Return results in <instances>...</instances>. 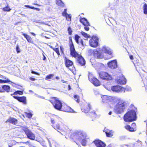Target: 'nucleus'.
<instances>
[{"instance_id":"f257e3e1","label":"nucleus","mask_w":147,"mask_h":147,"mask_svg":"<svg viewBox=\"0 0 147 147\" xmlns=\"http://www.w3.org/2000/svg\"><path fill=\"white\" fill-rule=\"evenodd\" d=\"M51 122L53 127L62 135H65L69 133V129L62 123L60 118L56 116H53L51 118Z\"/></svg>"},{"instance_id":"f03ea898","label":"nucleus","mask_w":147,"mask_h":147,"mask_svg":"<svg viewBox=\"0 0 147 147\" xmlns=\"http://www.w3.org/2000/svg\"><path fill=\"white\" fill-rule=\"evenodd\" d=\"M86 134L81 130L76 131L70 136V138L78 145L82 138L86 137Z\"/></svg>"},{"instance_id":"7ed1b4c3","label":"nucleus","mask_w":147,"mask_h":147,"mask_svg":"<svg viewBox=\"0 0 147 147\" xmlns=\"http://www.w3.org/2000/svg\"><path fill=\"white\" fill-rule=\"evenodd\" d=\"M137 118L136 111L133 109L127 111L124 114L123 117L125 122L129 123L135 121Z\"/></svg>"},{"instance_id":"20e7f679","label":"nucleus","mask_w":147,"mask_h":147,"mask_svg":"<svg viewBox=\"0 0 147 147\" xmlns=\"http://www.w3.org/2000/svg\"><path fill=\"white\" fill-rule=\"evenodd\" d=\"M126 105V103L125 101L119 99L115 107L114 110L115 112L119 114L123 112Z\"/></svg>"},{"instance_id":"39448f33","label":"nucleus","mask_w":147,"mask_h":147,"mask_svg":"<svg viewBox=\"0 0 147 147\" xmlns=\"http://www.w3.org/2000/svg\"><path fill=\"white\" fill-rule=\"evenodd\" d=\"M69 47L70 55L72 57L77 58L81 55L76 51L71 37H69Z\"/></svg>"},{"instance_id":"423d86ee","label":"nucleus","mask_w":147,"mask_h":147,"mask_svg":"<svg viewBox=\"0 0 147 147\" xmlns=\"http://www.w3.org/2000/svg\"><path fill=\"white\" fill-rule=\"evenodd\" d=\"M49 101L53 105L54 108L60 111L62 107V104L61 101L59 100L56 97H51Z\"/></svg>"},{"instance_id":"0eeeda50","label":"nucleus","mask_w":147,"mask_h":147,"mask_svg":"<svg viewBox=\"0 0 147 147\" xmlns=\"http://www.w3.org/2000/svg\"><path fill=\"white\" fill-rule=\"evenodd\" d=\"M22 130L25 132L27 138L32 140H34L35 138V134L27 127H23Z\"/></svg>"},{"instance_id":"6e6552de","label":"nucleus","mask_w":147,"mask_h":147,"mask_svg":"<svg viewBox=\"0 0 147 147\" xmlns=\"http://www.w3.org/2000/svg\"><path fill=\"white\" fill-rule=\"evenodd\" d=\"M88 77L89 80L96 86H99L100 83L99 80L95 77L91 73H89Z\"/></svg>"},{"instance_id":"1a4fd4ad","label":"nucleus","mask_w":147,"mask_h":147,"mask_svg":"<svg viewBox=\"0 0 147 147\" xmlns=\"http://www.w3.org/2000/svg\"><path fill=\"white\" fill-rule=\"evenodd\" d=\"M65 64L66 67L72 71L75 69L74 63L71 60L65 57Z\"/></svg>"},{"instance_id":"9d476101","label":"nucleus","mask_w":147,"mask_h":147,"mask_svg":"<svg viewBox=\"0 0 147 147\" xmlns=\"http://www.w3.org/2000/svg\"><path fill=\"white\" fill-rule=\"evenodd\" d=\"M99 77L102 80L109 81L112 79L111 76L108 73L105 71H100L99 73Z\"/></svg>"},{"instance_id":"9b49d317","label":"nucleus","mask_w":147,"mask_h":147,"mask_svg":"<svg viewBox=\"0 0 147 147\" xmlns=\"http://www.w3.org/2000/svg\"><path fill=\"white\" fill-rule=\"evenodd\" d=\"M98 39L96 36H93L89 41L90 45L93 47H97L98 44Z\"/></svg>"},{"instance_id":"f8f14e48","label":"nucleus","mask_w":147,"mask_h":147,"mask_svg":"<svg viewBox=\"0 0 147 147\" xmlns=\"http://www.w3.org/2000/svg\"><path fill=\"white\" fill-rule=\"evenodd\" d=\"M125 128L128 131L134 132L136 130V125L135 123H132L131 125H127L124 126Z\"/></svg>"},{"instance_id":"ddd939ff","label":"nucleus","mask_w":147,"mask_h":147,"mask_svg":"<svg viewBox=\"0 0 147 147\" xmlns=\"http://www.w3.org/2000/svg\"><path fill=\"white\" fill-rule=\"evenodd\" d=\"M80 22L84 26V29L86 31H88L89 30L88 26H90L89 22L85 18H81L80 20Z\"/></svg>"},{"instance_id":"4468645a","label":"nucleus","mask_w":147,"mask_h":147,"mask_svg":"<svg viewBox=\"0 0 147 147\" xmlns=\"http://www.w3.org/2000/svg\"><path fill=\"white\" fill-rule=\"evenodd\" d=\"M88 53L90 55L92 54L95 58L100 59L102 58L101 53L96 50H89L88 51Z\"/></svg>"},{"instance_id":"2eb2a0df","label":"nucleus","mask_w":147,"mask_h":147,"mask_svg":"<svg viewBox=\"0 0 147 147\" xmlns=\"http://www.w3.org/2000/svg\"><path fill=\"white\" fill-rule=\"evenodd\" d=\"M60 111L67 112H74V111L72 109L65 104L62 105V107Z\"/></svg>"},{"instance_id":"dca6fc26","label":"nucleus","mask_w":147,"mask_h":147,"mask_svg":"<svg viewBox=\"0 0 147 147\" xmlns=\"http://www.w3.org/2000/svg\"><path fill=\"white\" fill-rule=\"evenodd\" d=\"M125 88L119 85L113 86L111 87V90L113 92H119L123 91Z\"/></svg>"},{"instance_id":"f3484780","label":"nucleus","mask_w":147,"mask_h":147,"mask_svg":"<svg viewBox=\"0 0 147 147\" xmlns=\"http://www.w3.org/2000/svg\"><path fill=\"white\" fill-rule=\"evenodd\" d=\"M116 82L121 84H125L126 83V80L123 76H121L118 78L115 79Z\"/></svg>"},{"instance_id":"a211bd4d","label":"nucleus","mask_w":147,"mask_h":147,"mask_svg":"<svg viewBox=\"0 0 147 147\" xmlns=\"http://www.w3.org/2000/svg\"><path fill=\"white\" fill-rule=\"evenodd\" d=\"M93 142L96 147H106L105 144L100 140H95Z\"/></svg>"},{"instance_id":"6ab92c4d","label":"nucleus","mask_w":147,"mask_h":147,"mask_svg":"<svg viewBox=\"0 0 147 147\" xmlns=\"http://www.w3.org/2000/svg\"><path fill=\"white\" fill-rule=\"evenodd\" d=\"M108 66L110 68L114 69L117 67V62L116 60H113L107 63Z\"/></svg>"},{"instance_id":"aec40b11","label":"nucleus","mask_w":147,"mask_h":147,"mask_svg":"<svg viewBox=\"0 0 147 147\" xmlns=\"http://www.w3.org/2000/svg\"><path fill=\"white\" fill-rule=\"evenodd\" d=\"M13 97L14 99L19 102L22 103L24 104H26L27 103L26 97L25 96L19 97L13 96Z\"/></svg>"},{"instance_id":"412c9836","label":"nucleus","mask_w":147,"mask_h":147,"mask_svg":"<svg viewBox=\"0 0 147 147\" xmlns=\"http://www.w3.org/2000/svg\"><path fill=\"white\" fill-rule=\"evenodd\" d=\"M77 58L76 61L78 64L81 66H84L85 65V60L81 55L77 57Z\"/></svg>"},{"instance_id":"4be33fe9","label":"nucleus","mask_w":147,"mask_h":147,"mask_svg":"<svg viewBox=\"0 0 147 147\" xmlns=\"http://www.w3.org/2000/svg\"><path fill=\"white\" fill-rule=\"evenodd\" d=\"M80 38V37L77 34L75 35L74 39L76 42L80 45L82 46H84L86 45L85 43H84L82 39H80V41H79V40Z\"/></svg>"},{"instance_id":"5701e85b","label":"nucleus","mask_w":147,"mask_h":147,"mask_svg":"<svg viewBox=\"0 0 147 147\" xmlns=\"http://www.w3.org/2000/svg\"><path fill=\"white\" fill-rule=\"evenodd\" d=\"M102 50L105 53L111 55V57H113V56L112 55L113 52L109 48L105 46H103L102 48Z\"/></svg>"},{"instance_id":"b1692460","label":"nucleus","mask_w":147,"mask_h":147,"mask_svg":"<svg viewBox=\"0 0 147 147\" xmlns=\"http://www.w3.org/2000/svg\"><path fill=\"white\" fill-rule=\"evenodd\" d=\"M91 109V107L90 104L87 103L86 105H85L82 108V110L85 113H87Z\"/></svg>"},{"instance_id":"393cba45","label":"nucleus","mask_w":147,"mask_h":147,"mask_svg":"<svg viewBox=\"0 0 147 147\" xmlns=\"http://www.w3.org/2000/svg\"><path fill=\"white\" fill-rule=\"evenodd\" d=\"M1 86V93L4 92H9L10 90V86L8 85H2Z\"/></svg>"},{"instance_id":"a878e982","label":"nucleus","mask_w":147,"mask_h":147,"mask_svg":"<svg viewBox=\"0 0 147 147\" xmlns=\"http://www.w3.org/2000/svg\"><path fill=\"white\" fill-rule=\"evenodd\" d=\"M18 122V120L17 119L10 117L6 121V123H12L13 125H16Z\"/></svg>"},{"instance_id":"bb28decb","label":"nucleus","mask_w":147,"mask_h":147,"mask_svg":"<svg viewBox=\"0 0 147 147\" xmlns=\"http://www.w3.org/2000/svg\"><path fill=\"white\" fill-rule=\"evenodd\" d=\"M54 75L53 74H50L47 75L45 78V79L46 80L50 81V79L54 80L55 79H57L58 80L59 79V78L58 76H56L55 77H54Z\"/></svg>"},{"instance_id":"cd10ccee","label":"nucleus","mask_w":147,"mask_h":147,"mask_svg":"<svg viewBox=\"0 0 147 147\" xmlns=\"http://www.w3.org/2000/svg\"><path fill=\"white\" fill-rule=\"evenodd\" d=\"M105 134L107 137H111L113 136V131L112 130H110L108 129H105Z\"/></svg>"},{"instance_id":"c85d7f7f","label":"nucleus","mask_w":147,"mask_h":147,"mask_svg":"<svg viewBox=\"0 0 147 147\" xmlns=\"http://www.w3.org/2000/svg\"><path fill=\"white\" fill-rule=\"evenodd\" d=\"M22 35L24 36L25 38L26 39L27 41L30 43H32L33 41L31 37L29 35L25 33H23Z\"/></svg>"},{"instance_id":"c756f323","label":"nucleus","mask_w":147,"mask_h":147,"mask_svg":"<svg viewBox=\"0 0 147 147\" xmlns=\"http://www.w3.org/2000/svg\"><path fill=\"white\" fill-rule=\"evenodd\" d=\"M102 101L104 103L109 102L110 101V99L109 97L106 96H103L102 97Z\"/></svg>"},{"instance_id":"7c9ffc66","label":"nucleus","mask_w":147,"mask_h":147,"mask_svg":"<svg viewBox=\"0 0 147 147\" xmlns=\"http://www.w3.org/2000/svg\"><path fill=\"white\" fill-rule=\"evenodd\" d=\"M56 4L60 7H63L64 6V4L61 0H56Z\"/></svg>"},{"instance_id":"2f4dec72","label":"nucleus","mask_w":147,"mask_h":147,"mask_svg":"<svg viewBox=\"0 0 147 147\" xmlns=\"http://www.w3.org/2000/svg\"><path fill=\"white\" fill-rule=\"evenodd\" d=\"M23 94V91L18 90L14 92L12 94H11V95H16L17 94L22 95Z\"/></svg>"},{"instance_id":"473e14b6","label":"nucleus","mask_w":147,"mask_h":147,"mask_svg":"<svg viewBox=\"0 0 147 147\" xmlns=\"http://www.w3.org/2000/svg\"><path fill=\"white\" fill-rule=\"evenodd\" d=\"M89 115L90 117L91 118H95L96 116V114L95 112V111H93L90 112Z\"/></svg>"},{"instance_id":"72a5a7b5","label":"nucleus","mask_w":147,"mask_h":147,"mask_svg":"<svg viewBox=\"0 0 147 147\" xmlns=\"http://www.w3.org/2000/svg\"><path fill=\"white\" fill-rule=\"evenodd\" d=\"M143 12L144 14L146 15L147 14V4L146 3H144L143 6Z\"/></svg>"},{"instance_id":"f704fd0d","label":"nucleus","mask_w":147,"mask_h":147,"mask_svg":"<svg viewBox=\"0 0 147 147\" xmlns=\"http://www.w3.org/2000/svg\"><path fill=\"white\" fill-rule=\"evenodd\" d=\"M2 10L4 11L9 12L11 10V9L9 7V6L7 5L3 8Z\"/></svg>"},{"instance_id":"c9c22d12","label":"nucleus","mask_w":147,"mask_h":147,"mask_svg":"<svg viewBox=\"0 0 147 147\" xmlns=\"http://www.w3.org/2000/svg\"><path fill=\"white\" fill-rule=\"evenodd\" d=\"M74 98L75 100L77 102L79 103L80 101V97L79 96L77 95H74Z\"/></svg>"},{"instance_id":"e433bc0d","label":"nucleus","mask_w":147,"mask_h":147,"mask_svg":"<svg viewBox=\"0 0 147 147\" xmlns=\"http://www.w3.org/2000/svg\"><path fill=\"white\" fill-rule=\"evenodd\" d=\"M10 82H11L8 79H7L6 80H2L1 79H0V84L6 83Z\"/></svg>"},{"instance_id":"4c0bfd02","label":"nucleus","mask_w":147,"mask_h":147,"mask_svg":"<svg viewBox=\"0 0 147 147\" xmlns=\"http://www.w3.org/2000/svg\"><path fill=\"white\" fill-rule=\"evenodd\" d=\"M24 113L26 117L28 118H31L33 115V114H32L31 112L27 113L25 112Z\"/></svg>"},{"instance_id":"58836bf2","label":"nucleus","mask_w":147,"mask_h":147,"mask_svg":"<svg viewBox=\"0 0 147 147\" xmlns=\"http://www.w3.org/2000/svg\"><path fill=\"white\" fill-rule=\"evenodd\" d=\"M87 143V141L86 138H84L82 139L81 142V144L83 146H86Z\"/></svg>"},{"instance_id":"ea45409f","label":"nucleus","mask_w":147,"mask_h":147,"mask_svg":"<svg viewBox=\"0 0 147 147\" xmlns=\"http://www.w3.org/2000/svg\"><path fill=\"white\" fill-rule=\"evenodd\" d=\"M53 50L55 51L58 55H60V54L58 48H53L51 47Z\"/></svg>"},{"instance_id":"a19ab883","label":"nucleus","mask_w":147,"mask_h":147,"mask_svg":"<svg viewBox=\"0 0 147 147\" xmlns=\"http://www.w3.org/2000/svg\"><path fill=\"white\" fill-rule=\"evenodd\" d=\"M81 33L86 38H89L90 37V36H88L86 32H83L82 31L81 32Z\"/></svg>"},{"instance_id":"79ce46f5","label":"nucleus","mask_w":147,"mask_h":147,"mask_svg":"<svg viewBox=\"0 0 147 147\" xmlns=\"http://www.w3.org/2000/svg\"><path fill=\"white\" fill-rule=\"evenodd\" d=\"M65 17L66 18V20L69 21H70L71 20V16L70 15H69L67 14L66 16Z\"/></svg>"},{"instance_id":"37998d69","label":"nucleus","mask_w":147,"mask_h":147,"mask_svg":"<svg viewBox=\"0 0 147 147\" xmlns=\"http://www.w3.org/2000/svg\"><path fill=\"white\" fill-rule=\"evenodd\" d=\"M60 49L61 51V54L63 55L64 54V49L62 46H60Z\"/></svg>"},{"instance_id":"c03bdc74","label":"nucleus","mask_w":147,"mask_h":147,"mask_svg":"<svg viewBox=\"0 0 147 147\" xmlns=\"http://www.w3.org/2000/svg\"><path fill=\"white\" fill-rule=\"evenodd\" d=\"M67 30L69 34L70 35H71L72 34V31L71 28L70 27H68Z\"/></svg>"},{"instance_id":"a18cd8bd","label":"nucleus","mask_w":147,"mask_h":147,"mask_svg":"<svg viewBox=\"0 0 147 147\" xmlns=\"http://www.w3.org/2000/svg\"><path fill=\"white\" fill-rule=\"evenodd\" d=\"M16 51L18 53H19L20 52V50L19 48V46L17 45L16 48Z\"/></svg>"},{"instance_id":"49530a36","label":"nucleus","mask_w":147,"mask_h":147,"mask_svg":"<svg viewBox=\"0 0 147 147\" xmlns=\"http://www.w3.org/2000/svg\"><path fill=\"white\" fill-rule=\"evenodd\" d=\"M31 73L32 74H35L37 75H39V73L35 72L33 70L31 71Z\"/></svg>"},{"instance_id":"de8ad7c7","label":"nucleus","mask_w":147,"mask_h":147,"mask_svg":"<svg viewBox=\"0 0 147 147\" xmlns=\"http://www.w3.org/2000/svg\"><path fill=\"white\" fill-rule=\"evenodd\" d=\"M67 14V12L66 11H64L62 13V15L63 16H65Z\"/></svg>"},{"instance_id":"09e8293b","label":"nucleus","mask_w":147,"mask_h":147,"mask_svg":"<svg viewBox=\"0 0 147 147\" xmlns=\"http://www.w3.org/2000/svg\"><path fill=\"white\" fill-rule=\"evenodd\" d=\"M29 79L32 81H34L36 80V79L35 78H32L31 77L29 78Z\"/></svg>"},{"instance_id":"8fccbe9b","label":"nucleus","mask_w":147,"mask_h":147,"mask_svg":"<svg viewBox=\"0 0 147 147\" xmlns=\"http://www.w3.org/2000/svg\"><path fill=\"white\" fill-rule=\"evenodd\" d=\"M129 58L131 60H133L134 59L133 56L132 55H130L129 56Z\"/></svg>"},{"instance_id":"3c124183","label":"nucleus","mask_w":147,"mask_h":147,"mask_svg":"<svg viewBox=\"0 0 147 147\" xmlns=\"http://www.w3.org/2000/svg\"><path fill=\"white\" fill-rule=\"evenodd\" d=\"M42 55L43 56V57L42 59L43 60L45 61L46 59V57H45V56L43 54Z\"/></svg>"},{"instance_id":"603ef678","label":"nucleus","mask_w":147,"mask_h":147,"mask_svg":"<svg viewBox=\"0 0 147 147\" xmlns=\"http://www.w3.org/2000/svg\"><path fill=\"white\" fill-rule=\"evenodd\" d=\"M35 10L36 11H39L40 10V9L38 8H35Z\"/></svg>"},{"instance_id":"864d4df0","label":"nucleus","mask_w":147,"mask_h":147,"mask_svg":"<svg viewBox=\"0 0 147 147\" xmlns=\"http://www.w3.org/2000/svg\"><path fill=\"white\" fill-rule=\"evenodd\" d=\"M0 77L2 78L6 79V77L4 76L0 75Z\"/></svg>"},{"instance_id":"5fc2aeb1","label":"nucleus","mask_w":147,"mask_h":147,"mask_svg":"<svg viewBox=\"0 0 147 147\" xmlns=\"http://www.w3.org/2000/svg\"><path fill=\"white\" fill-rule=\"evenodd\" d=\"M25 6L27 7V8H30V6L29 5H25Z\"/></svg>"},{"instance_id":"6e6d98bb","label":"nucleus","mask_w":147,"mask_h":147,"mask_svg":"<svg viewBox=\"0 0 147 147\" xmlns=\"http://www.w3.org/2000/svg\"><path fill=\"white\" fill-rule=\"evenodd\" d=\"M13 145V144H10V143H9V145H8V147H11Z\"/></svg>"},{"instance_id":"4d7b16f0","label":"nucleus","mask_w":147,"mask_h":147,"mask_svg":"<svg viewBox=\"0 0 147 147\" xmlns=\"http://www.w3.org/2000/svg\"><path fill=\"white\" fill-rule=\"evenodd\" d=\"M35 8V7H34L30 6V9H34Z\"/></svg>"},{"instance_id":"13d9d810","label":"nucleus","mask_w":147,"mask_h":147,"mask_svg":"<svg viewBox=\"0 0 147 147\" xmlns=\"http://www.w3.org/2000/svg\"><path fill=\"white\" fill-rule=\"evenodd\" d=\"M68 87L69 89L70 90L71 89V87H70V85H68Z\"/></svg>"},{"instance_id":"bf43d9fd","label":"nucleus","mask_w":147,"mask_h":147,"mask_svg":"<svg viewBox=\"0 0 147 147\" xmlns=\"http://www.w3.org/2000/svg\"><path fill=\"white\" fill-rule=\"evenodd\" d=\"M107 147H112V146L111 145L109 144V145H108V146Z\"/></svg>"},{"instance_id":"052dcab7","label":"nucleus","mask_w":147,"mask_h":147,"mask_svg":"<svg viewBox=\"0 0 147 147\" xmlns=\"http://www.w3.org/2000/svg\"><path fill=\"white\" fill-rule=\"evenodd\" d=\"M1 86H0V92L1 93Z\"/></svg>"},{"instance_id":"680f3d73","label":"nucleus","mask_w":147,"mask_h":147,"mask_svg":"<svg viewBox=\"0 0 147 147\" xmlns=\"http://www.w3.org/2000/svg\"><path fill=\"white\" fill-rule=\"evenodd\" d=\"M111 113H112V112H111V111H110V112H109V114H109V115H111Z\"/></svg>"},{"instance_id":"e2e57ef3","label":"nucleus","mask_w":147,"mask_h":147,"mask_svg":"<svg viewBox=\"0 0 147 147\" xmlns=\"http://www.w3.org/2000/svg\"><path fill=\"white\" fill-rule=\"evenodd\" d=\"M31 34L34 35H35V34L33 32L31 33Z\"/></svg>"},{"instance_id":"0e129e2a","label":"nucleus","mask_w":147,"mask_h":147,"mask_svg":"<svg viewBox=\"0 0 147 147\" xmlns=\"http://www.w3.org/2000/svg\"><path fill=\"white\" fill-rule=\"evenodd\" d=\"M67 9H65L64 10V11H66Z\"/></svg>"},{"instance_id":"69168bd1","label":"nucleus","mask_w":147,"mask_h":147,"mask_svg":"<svg viewBox=\"0 0 147 147\" xmlns=\"http://www.w3.org/2000/svg\"><path fill=\"white\" fill-rule=\"evenodd\" d=\"M35 4L36 5H39V6H40V5H38V4Z\"/></svg>"},{"instance_id":"338daca9","label":"nucleus","mask_w":147,"mask_h":147,"mask_svg":"<svg viewBox=\"0 0 147 147\" xmlns=\"http://www.w3.org/2000/svg\"><path fill=\"white\" fill-rule=\"evenodd\" d=\"M64 82V81H63V82Z\"/></svg>"}]
</instances>
